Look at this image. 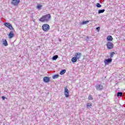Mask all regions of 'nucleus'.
Wrapping results in <instances>:
<instances>
[{
    "label": "nucleus",
    "instance_id": "f257e3e1",
    "mask_svg": "<svg viewBox=\"0 0 125 125\" xmlns=\"http://www.w3.org/2000/svg\"><path fill=\"white\" fill-rule=\"evenodd\" d=\"M50 18H51V16L50 15V14H48L45 15H44L42 16L40 19L39 21L40 22H48L49 20H50Z\"/></svg>",
    "mask_w": 125,
    "mask_h": 125
},
{
    "label": "nucleus",
    "instance_id": "f03ea898",
    "mask_svg": "<svg viewBox=\"0 0 125 125\" xmlns=\"http://www.w3.org/2000/svg\"><path fill=\"white\" fill-rule=\"evenodd\" d=\"M50 29V27L49 26V25L47 23L43 24L42 26V30H43L44 32H48Z\"/></svg>",
    "mask_w": 125,
    "mask_h": 125
},
{
    "label": "nucleus",
    "instance_id": "7ed1b4c3",
    "mask_svg": "<svg viewBox=\"0 0 125 125\" xmlns=\"http://www.w3.org/2000/svg\"><path fill=\"white\" fill-rule=\"evenodd\" d=\"M106 45L107 49H113L114 48V44L111 42H108Z\"/></svg>",
    "mask_w": 125,
    "mask_h": 125
},
{
    "label": "nucleus",
    "instance_id": "20e7f679",
    "mask_svg": "<svg viewBox=\"0 0 125 125\" xmlns=\"http://www.w3.org/2000/svg\"><path fill=\"white\" fill-rule=\"evenodd\" d=\"M64 95L65 97L68 98L70 97V94H69L70 91H69L68 88H67V87L64 88Z\"/></svg>",
    "mask_w": 125,
    "mask_h": 125
},
{
    "label": "nucleus",
    "instance_id": "39448f33",
    "mask_svg": "<svg viewBox=\"0 0 125 125\" xmlns=\"http://www.w3.org/2000/svg\"><path fill=\"white\" fill-rule=\"evenodd\" d=\"M20 3V0H12L11 4L15 6H17Z\"/></svg>",
    "mask_w": 125,
    "mask_h": 125
},
{
    "label": "nucleus",
    "instance_id": "423d86ee",
    "mask_svg": "<svg viewBox=\"0 0 125 125\" xmlns=\"http://www.w3.org/2000/svg\"><path fill=\"white\" fill-rule=\"evenodd\" d=\"M4 25L6 27H7V28L10 29V30H13V27H12V25H11L9 22H5L4 23Z\"/></svg>",
    "mask_w": 125,
    "mask_h": 125
},
{
    "label": "nucleus",
    "instance_id": "0eeeda50",
    "mask_svg": "<svg viewBox=\"0 0 125 125\" xmlns=\"http://www.w3.org/2000/svg\"><path fill=\"white\" fill-rule=\"evenodd\" d=\"M96 89L97 90H102L104 89V87L103 85L99 84L96 86Z\"/></svg>",
    "mask_w": 125,
    "mask_h": 125
},
{
    "label": "nucleus",
    "instance_id": "6e6552de",
    "mask_svg": "<svg viewBox=\"0 0 125 125\" xmlns=\"http://www.w3.org/2000/svg\"><path fill=\"white\" fill-rule=\"evenodd\" d=\"M112 59H106L104 61V63L105 65H108L110 63H112Z\"/></svg>",
    "mask_w": 125,
    "mask_h": 125
},
{
    "label": "nucleus",
    "instance_id": "1a4fd4ad",
    "mask_svg": "<svg viewBox=\"0 0 125 125\" xmlns=\"http://www.w3.org/2000/svg\"><path fill=\"white\" fill-rule=\"evenodd\" d=\"M43 81L44 83H49L50 81V78L49 77L45 76L43 78Z\"/></svg>",
    "mask_w": 125,
    "mask_h": 125
},
{
    "label": "nucleus",
    "instance_id": "9d476101",
    "mask_svg": "<svg viewBox=\"0 0 125 125\" xmlns=\"http://www.w3.org/2000/svg\"><path fill=\"white\" fill-rule=\"evenodd\" d=\"M82 57V53H76L75 54V58L79 60Z\"/></svg>",
    "mask_w": 125,
    "mask_h": 125
},
{
    "label": "nucleus",
    "instance_id": "9b49d317",
    "mask_svg": "<svg viewBox=\"0 0 125 125\" xmlns=\"http://www.w3.org/2000/svg\"><path fill=\"white\" fill-rule=\"evenodd\" d=\"M9 39H12V38H14V33H13V31H11L8 34Z\"/></svg>",
    "mask_w": 125,
    "mask_h": 125
},
{
    "label": "nucleus",
    "instance_id": "f8f14e48",
    "mask_svg": "<svg viewBox=\"0 0 125 125\" xmlns=\"http://www.w3.org/2000/svg\"><path fill=\"white\" fill-rule=\"evenodd\" d=\"M106 40L108 42H112V41L113 40V37H112V36L109 35L107 37Z\"/></svg>",
    "mask_w": 125,
    "mask_h": 125
},
{
    "label": "nucleus",
    "instance_id": "ddd939ff",
    "mask_svg": "<svg viewBox=\"0 0 125 125\" xmlns=\"http://www.w3.org/2000/svg\"><path fill=\"white\" fill-rule=\"evenodd\" d=\"M2 44L4 46H7L8 45V43H7V41L6 40L4 39L2 41Z\"/></svg>",
    "mask_w": 125,
    "mask_h": 125
},
{
    "label": "nucleus",
    "instance_id": "4468645a",
    "mask_svg": "<svg viewBox=\"0 0 125 125\" xmlns=\"http://www.w3.org/2000/svg\"><path fill=\"white\" fill-rule=\"evenodd\" d=\"M77 60L78 59H77V58H76V57H74L71 59V62H72L73 63H76Z\"/></svg>",
    "mask_w": 125,
    "mask_h": 125
},
{
    "label": "nucleus",
    "instance_id": "2eb2a0df",
    "mask_svg": "<svg viewBox=\"0 0 125 125\" xmlns=\"http://www.w3.org/2000/svg\"><path fill=\"white\" fill-rule=\"evenodd\" d=\"M92 106V104L91 103H87V108H90Z\"/></svg>",
    "mask_w": 125,
    "mask_h": 125
},
{
    "label": "nucleus",
    "instance_id": "dca6fc26",
    "mask_svg": "<svg viewBox=\"0 0 125 125\" xmlns=\"http://www.w3.org/2000/svg\"><path fill=\"white\" fill-rule=\"evenodd\" d=\"M64 73H66V70L63 69L60 72V75H64Z\"/></svg>",
    "mask_w": 125,
    "mask_h": 125
},
{
    "label": "nucleus",
    "instance_id": "f3484780",
    "mask_svg": "<svg viewBox=\"0 0 125 125\" xmlns=\"http://www.w3.org/2000/svg\"><path fill=\"white\" fill-rule=\"evenodd\" d=\"M105 9H103V10H99L98 11V13L99 14H100V13H103L104 12Z\"/></svg>",
    "mask_w": 125,
    "mask_h": 125
},
{
    "label": "nucleus",
    "instance_id": "a211bd4d",
    "mask_svg": "<svg viewBox=\"0 0 125 125\" xmlns=\"http://www.w3.org/2000/svg\"><path fill=\"white\" fill-rule=\"evenodd\" d=\"M89 21H84L82 22V25H84L85 24H87V23H89Z\"/></svg>",
    "mask_w": 125,
    "mask_h": 125
},
{
    "label": "nucleus",
    "instance_id": "6ab92c4d",
    "mask_svg": "<svg viewBox=\"0 0 125 125\" xmlns=\"http://www.w3.org/2000/svg\"><path fill=\"white\" fill-rule=\"evenodd\" d=\"M117 96L118 97L120 96V97H122L123 96V93L118 92L117 93Z\"/></svg>",
    "mask_w": 125,
    "mask_h": 125
},
{
    "label": "nucleus",
    "instance_id": "aec40b11",
    "mask_svg": "<svg viewBox=\"0 0 125 125\" xmlns=\"http://www.w3.org/2000/svg\"><path fill=\"white\" fill-rule=\"evenodd\" d=\"M42 5L41 4H38L37 6V9H41V8H42Z\"/></svg>",
    "mask_w": 125,
    "mask_h": 125
},
{
    "label": "nucleus",
    "instance_id": "412c9836",
    "mask_svg": "<svg viewBox=\"0 0 125 125\" xmlns=\"http://www.w3.org/2000/svg\"><path fill=\"white\" fill-rule=\"evenodd\" d=\"M58 58V55L54 56L52 58L53 60H56Z\"/></svg>",
    "mask_w": 125,
    "mask_h": 125
},
{
    "label": "nucleus",
    "instance_id": "4be33fe9",
    "mask_svg": "<svg viewBox=\"0 0 125 125\" xmlns=\"http://www.w3.org/2000/svg\"><path fill=\"white\" fill-rule=\"evenodd\" d=\"M88 100H93V98H92V96L91 95H90L88 97Z\"/></svg>",
    "mask_w": 125,
    "mask_h": 125
},
{
    "label": "nucleus",
    "instance_id": "5701e85b",
    "mask_svg": "<svg viewBox=\"0 0 125 125\" xmlns=\"http://www.w3.org/2000/svg\"><path fill=\"white\" fill-rule=\"evenodd\" d=\"M59 77V75H55L53 76V79H57Z\"/></svg>",
    "mask_w": 125,
    "mask_h": 125
},
{
    "label": "nucleus",
    "instance_id": "b1692460",
    "mask_svg": "<svg viewBox=\"0 0 125 125\" xmlns=\"http://www.w3.org/2000/svg\"><path fill=\"white\" fill-rule=\"evenodd\" d=\"M96 6H97V7H99V8L101 7V6H102L99 3H97L96 4Z\"/></svg>",
    "mask_w": 125,
    "mask_h": 125
},
{
    "label": "nucleus",
    "instance_id": "393cba45",
    "mask_svg": "<svg viewBox=\"0 0 125 125\" xmlns=\"http://www.w3.org/2000/svg\"><path fill=\"white\" fill-rule=\"evenodd\" d=\"M114 54H115V52H112L110 53V57L111 58L114 56Z\"/></svg>",
    "mask_w": 125,
    "mask_h": 125
},
{
    "label": "nucleus",
    "instance_id": "a878e982",
    "mask_svg": "<svg viewBox=\"0 0 125 125\" xmlns=\"http://www.w3.org/2000/svg\"><path fill=\"white\" fill-rule=\"evenodd\" d=\"M96 30L98 31V32H99V31H100V27H97Z\"/></svg>",
    "mask_w": 125,
    "mask_h": 125
},
{
    "label": "nucleus",
    "instance_id": "bb28decb",
    "mask_svg": "<svg viewBox=\"0 0 125 125\" xmlns=\"http://www.w3.org/2000/svg\"><path fill=\"white\" fill-rule=\"evenodd\" d=\"M2 99H3V100H4V99H5V97L2 96Z\"/></svg>",
    "mask_w": 125,
    "mask_h": 125
}]
</instances>
